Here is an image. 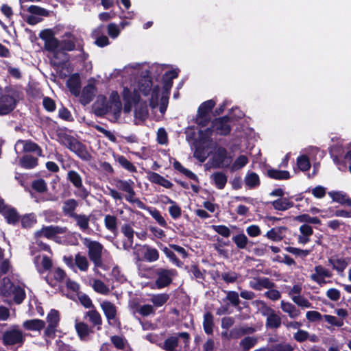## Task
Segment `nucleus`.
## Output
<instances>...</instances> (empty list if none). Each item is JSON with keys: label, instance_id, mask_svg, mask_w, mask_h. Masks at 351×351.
I'll list each match as a JSON object with an SVG mask.
<instances>
[{"label": "nucleus", "instance_id": "nucleus-12", "mask_svg": "<svg viewBox=\"0 0 351 351\" xmlns=\"http://www.w3.org/2000/svg\"><path fill=\"white\" fill-rule=\"evenodd\" d=\"M261 313L267 317L266 327L268 328H277L281 324V318L271 308L263 305L260 309Z\"/></svg>", "mask_w": 351, "mask_h": 351}, {"label": "nucleus", "instance_id": "nucleus-25", "mask_svg": "<svg viewBox=\"0 0 351 351\" xmlns=\"http://www.w3.org/2000/svg\"><path fill=\"white\" fill-rule=\"evenodd\" d=\"M16 102L13 97L3 95L0 97V115L9 114L15 108Z\"/></svg>", "mask_w": 351, "mask_h": 351}, {"label": "nucleus", "instance_id": "nucleus-29", "mask_svg": "<svg viewBox=\"0 0 351 351\" xmlns=\"http://www.w3.org/2000/svg\"><path fill=\"white\" fill-rule=\"evenodd\" d=\"M280 308L291 319H295L301 314L300 311L289 302L282 300L280 302Z\"/></svg>", "mask_w": 351, "mask_h": 351}, {"label": "nucleus", "instance_id": "nucleus-42", "mask_svg": "<svg viewBox=\"0 0 351 351\" xmlns=\"http://www.w3.org/2000/svg\"><path fill=\"white\" fill-rule=\"evenodd\" d=\"M169 295L167 293H158L151 295L150 302L156 308L163 306L169 300Z\"/></svg>", "mask_w": 351, "mask_h": 351}, {"label": "nucleus", "instance_id": "nucleus-39", "mask_svg": "<svg viewBox=\"0 0 351 351\" xmlns=\"http://www.w3.org/2000/svg\"><path fill=\"white\" fill-rule=\"evenodd\" d=\"M143 247L145 250L143 252V258L145 261L152 263L158 260L159 252L156 248L149 245H145Z\"/></svg>", "mask_w": 351, "mask_h": 351}, {"label": "nucleus", "instance_id": "nucleus-14", "mask_svg": "<svg viewBox=\"0 0 351 351\" xmlns=\"http://www.w3.org/2000/svg\"><path fill=\"white\" fill-rule=\"evenodd\" d=\"M96 84L97 81L94 78L88 80V84L83 88L80 95V101L82 105L86 106L93 100L97 90Z\"/></svg>", "mask_w": 351, "mask_h": 351}, {"label": "nucleus", "instance_id": "nucleus-60", "mask_svg": "<svg viewBox=\"0 0 351 351\" xmlns=\"http://www.w3.org/2000/svg\"><path fill=\"white\" fill-rule=\"evenodd\" d=\"M28 12H29L31 14L36 16H49V11L47 10L45 8H43L41 7L37 6V5H30L27 8Z\"/></svg>", "mask_w": 351, "mask_h": 351}, {"label": "nucleus", "instance_id": "nucleus-21", "mask_svg": "<svg viewBox=\"0 0 351 351\" xmlns=\"http://www.w3.org/2000/svg\"><path fill=\"white\" fill-rule=\"evenodd\" d=\"M115 185L118 189L126 193L125 198L127 201L132 200L133 195H136L134 190V182L132 180H118L116 181Z\"/></svg>", "mask_w": 351, "mask_h": 351}, {"label": "nucleus", "instance_id": "nucleus-9", "mask_svg": "<svg viewBox=\"0 0 351 351\" xmlns=\"http://www.w3.org/2000/svg\"><path fill=\"white\" fill-rule=\"evenodd\" d=\"M5 294H13L16 303L21 304L25 298V293L21 285H15L8 278L3 279V285L1 288Z\"/></svg>", "mask_w": 351, "mask_h": 351}, {"label": "nucleus", "instance_id": "nucleus-13", "mask_svg": "<svg viewBox=\"0 0 351 351\" xmlns=\"http://www.w3.org/2000/svg\"><path fill=\"white\" fill-rule=\"evenodd\" d=\"M59 141L61 144L64 145L71 151L75 152L79 156L82 157L84 147L83 145L75 138L67 134H62L59 136Z\"/></svg>", "mask_w": 351, "mask_h": 351}, {"label": "nucleus", "instance_id": "nucleus-36", "mask_svg": "<svg viewBox=\"0 0 351 351\" xmlns=\"http://www.w3.org/2000/svg\"><path fill=\"white\" fill-rule=\"evenodd\" d=\"M104 29V26H99L93 32V36L95 38V43L100 47H104L109 45V40L106 36H100L102 33Z\"/></svg>", "mask_w": 351, "mask_h": 351}, {"label": "nucleus", "instance_id": "nucleus-41", "mask_svg": "<svg viewBox=\"0 0 351 351\" xmlns=\"http://www.w3.org/2000/svg\"><path fill=\"white\" fill-rule=\"evenodd\" d=\"M8 223H15L19 221V216L15 208L9 206L1 213Z\"/></svg>", "mask_w": 351, "mask_h": 351}, {"label": "nucleus", "instance_id": "nucleus-32", "mask_svg": "<svg viewBox=\"0 0 351 351\" xmlns=\"http://www.w3.org/2000/svg\"><path fill=\"white\" fill-rule=\"evenodd\" d=\"M147 178L151 182L161 185L166 189H170L172 186V183L170 181L157 173L149 172L147 173Z\"/></svg>", "mask_w": 351, "mask_h": 351}, {"label": "nucleus", "instance_id": "nucleus-37", "mask_svg": "<svg viewBox=\"0 0 351 351\" xmlns=\"http://www.w3.org/2000/svg\"><path fill=\"white\" fill-rule=\"evenodd\" d=\"M213 183L218 189H223L227 183V176L222 172H216L210 176Z\"/></svg>", "mask_w": 351, "mask_h": 351}, {"label": "nucleus", "instance_id": "nucleus-4", "mask_svg": "<svg viewBox=\"0 0 351 351\" xmlns=\"http://www.w3.org/2000/svg\"><path fill=\"white\" fill-rule=\"evenodd\" d=\"M123 80V98L125 101V106L123 108V111L125 113H129L132 110V104L137 102L139 99V93H141L137 85H136L135 82H132L133 81H130V87L128 86L127 82L125 78H122Z\"/></svg>", "mask_w": 351, "mask_h": 351}, {"label": "nucleus", "instance_id": "nucleus-16", "mask_svg": "<svg viewBox=\"0 0 351 351\" xmlns=\"http://www.w3.org/2000/svg\"><path fill=\"white\" fill-rule=\"evenodd\" d=\"M101 307L104 313L108 324L112 326L119 325V319L117 317V307L110 302L104 301L101 303Z\"/></svg>", "mask_w": 351, "mask_h": 351}, {"label": "nucleus", "instance_id": "nucleus-53", "mask_svg": "<svg viewBox=\"0 0 351 351\" xmlns=\"http://www.w3.org/2000/svg\"><path fill=\"white\" fill-rule=\"evenodd\" d=\"M296 164L298 169L302 171H308L311 167L308 158L304 154L298 157Z\"/></svg>", "mask_w": 351, "mask_h": 351}, {"label": "nucleus", "instance_id": "nucleus-10", "mask_svg": "<svg viewBox=\"0 0 351 351\" xmlns=\"http://www.w3.org/2000/svg\"><path fill=\"white\" fill-rule=\"evenodd\" d=\"M332 276V271L319 265H316L310 275V279L316 282L318 285L322 287L331 281L327 279L330 278Z\"/></svg>", "mask_w": 351, "mask_h": 351}, {"label": "nucleus", "instance_id": "nucleus-45", "mask_svg": "<svg viewBox=\"0 0 351 351\" xmlns=\"http://www.w3.org/2000/svg\"><path fill=\"white\" fill-rule=\"evenodd\" d=\"M19 163L25 169H32L38 165V159L34 156L26 155L21 158Z\"/></svg>", "mask_w": 351, "mask_h": 351}, {"label": "nucleus", "instance_id": "nucleus-58", "mask_svg": "<svg viewBox=\"0 0 351 351\" xmlns=\"http://www.w3.org/2000/svg\"><path fill=\"white\" fill-rule=\"evenodd\" d=\"M77 332L81 339H86L89 335L90 329L88 326L84 323H77L75 324Z\"/></svg>", "mask_w": 351, "mask_h": 351}, {"label": "nucleus", "instance_id": "nucleus-31", "mask_svg": "<svg viewBox=\"0 0 351 351\" xmlns=\"http://www.w3.org/2000/svg\"><path fill=\"white\" fill-rule=\"evenodd\" d=\"M78 206V202L74 199H69L63 202L62 212L65 216L73 218L77 213H75Z\"/></svg>", "mask_w": 351, "mask_h": 351}, {"label": "nucleus", "instance_id": "nucleus-43", "mask_svg": "<svg viewBox=\"0 0 351 351\" xmlns=\"http://www.w3.org/2000/svg\"><path fill=\"white\" fill-rule=\"evenodd\" d=\"M117 218L111 215H106L104 217L105 227L112 233L117 231Z\"/></svg>", "mask_w": 351, "mask_h": 351}, {"label": "nucleus", "instance_id": "nucleus-22", "mask_svg": "<svg viewBox=\"0 0 351 351\" xmlns=\"http://www.w3.org/2000/svg\"><path fill=\"white\" fill-rule=\"evenodd\" d=\"M64 228H60L58 226H46L43 227L41 230L35 232V237L42 238L45 237L51 239L58 234H62L65 232Z\"/></svg>", "mask_w": 351, "mask_h": 351}, {"label": "nucleus", "instance_id": "nucleus-64", "mask_svg": "<svg viewBox=\"0 0 351 351\" xmlns=\"http://www.w3.org/2000/svg\"><path fill=\"white\" fill-rule=\"evenodd\" d=\"M215 104L213 100H208L200 105L197 112H199V113L210 115V112L215 106Z\"/></svg>", "mask_w": 351, "mask_h": 351}, {"label": "nucleus", "instance_id": "nucleus-20", "mask_svg": "<svg viewBox=\"0 0 351 351\" xmlns=\"http://www.w3.org/2000/svg\"><path fill=\"white\" fill-rule=\"evenodd\" d=\"M59 313L56 310H51L47 317L48 326L45 331V335L47 337H52L56 330L59 322Z\"/></svg>", "mask_w": 351, "mask_h": 351}, {"label": "nucleus", "instance_id": "nucleus-63", "mask_svg": "<svg viewBox=\"0 0 351 351\" xmlns=\"http://www.w3.org/2000/svg\"><path fill=\"white\" fill-rule=\"evenodd\" d=\"M258 341L257 338L254 337H247L242 339L240 342V346L245 350H248L254 347Z\"/></svg>", "mask_w": 351, "mask_h": 351}, {"label": "nucleus", "instance_id": "nucleus-19", "mask_svg": "<svg viewBox=\"0 0 351 351\" xmlns=\"http://www.w3.org/2000/svg\"><path fill=\"white\" fill-rule=\"evenodd\" d=\"M15 152L17 154L23 152H36L38 154H41V149L34 143L29 141L19 140L14 146Z\"/></svg>", "mask_w": 351, "mask_h": 351}, {"label": "nucleus", "instance_id": "nucleus-61", "mask_svg": "<svg viewBox=\"0 0 351 351\" xmlns=\"http://www.w3.org/2000/svg\"><path fill=\"white\" fill-rule=\"evenodd\" d=\"M292 301L298 306L302 308H312V304L308 299L302 296V295L293 297Z\"/></svg>", "mask_w": 351, "mask_h": 351}, {"label": "nucleus", "instance_id": "nucleus-34", "mask_svg": "<svg viewBox=\"0 0 351 351\" xmlns=\"http://www.w3.org/2000/svg\"><path fill=\"white\" fill-rule=\"evenodd\" d=\"M329 264L332 266V269L336 270L338 273H341L348 266V262L345 258L332 256L328 259Z\"/></svg>", "mask_w": 351, "mask_h": 351}, {"label": "nucleus", "instance_id": "nucleus-6", "mask_svg": "<svg viewBox=\"0 0 351 351\" xmlns=\"http://www.w3.org/2000/svg\"><path fill=\"white\" fill-rule=\"evenodd\" d=\"M161 347L165 351H188L189 335L182 332L179 337H171L164 341Z\"/></svg>", "mask_w": 351, "mask_h": 351}, {"label": "nucleus", "instance_id": "nucleus-38", "mask_svg": "<svg viewBox=\"0 0 351 351\" xmlns=\"http://www.w3.org/2000/svg\"><path fill=\"white\" fill-rule=\"evenodd\" d=\"M74 219L76 225L82 232H86L89 228L90 217L86 215H75Z\"/></svg>", "mask_w": 351, "mask_h": 351}, {"label": "nucleus", "instance_id": "nucleus-24", "mask_svg": "<svg viewBox=\"0 0 351 351\" xmlns=\"http://www.w3.org/2000/svg\"><path fill=\"white\" fill-rule=\"evenodd\" d=\"M149 112L146 104L138 102L134 109V123L143 124L148 118Z\"/></svg>", "mask_w": 351, "mask_h": 351}, {"label": "nucleus", "instance_id": "nucleus-59", "mask_svg": "<svg viewBox=\"0 0 351 351\" xmlns=\"http://www.w3.org/2000/svg\"><path fill=\"white\" fill-rule=\"evenodd\" d=\"M232 241L239 249H245L248 243V239L243 233L233 237Z\"/></svg>", "mask_w": 351, "mask_h": 351}, {"label": "nucleus", "instance_id": "nucleus-51", "mask_svg": "<svg viewBox=\"0 0 351 351\" xmlns=\"http://www.w3.org/2000/svg\"><path fill=\"white\" fill-rule=\"evenodd\" d=\"M284 228H272L266 233V237L274 241H280L283 239L282 230Z\"/></svg>", "mask_w": 351, "mask_h": 351}, {"label": "nucleus", "instance_id": "nucleus-52", "mask_svg": "<svg viewBox=\"0 0 351 351\" xmlns=\"http://www.w3.org/2000/svg\"><path fill=\"white\" fill-rule=\"evenodd\" d=\"M248 161L247 156L241 155L234 160L233 164L230 166V170L232 171H238L245 167L247 164Z\"/></svg>", "mask_w": 351, "mask_h": 351}, {"label": "nucleus", "instance_id": "nucleus-2", "mask_svg": "<svg viewBox=\"0 0 351 351\" xmlns=\"http://www.w3.org/2000/svg\"><path fill=\"white\" fill-rule=\"evenodd\" d=\"M95 109L99 114L112 112L115 118L120 115L121 102L117 91H112L108 99L104 95H99L95 103Z\"/></svg>", "mask_w": 351, "mask_h": 351}, {"label": "nucleus", "instance_id": "nucleus-7", "mask_svg": "<svg viewBox=\"0 0 351 351\" xmlns=\"http://www.w3.org/2000/svg\"><path fill=\"white\" fill-rule=\"evenodd\" d=\"M230 131L229 124V118L224 117L223 118L217 119L213 123L212 129H207L205 131L200 130L199 135L202 139L206 138L211 134L213 132L221 135H226Z\"/></svg>", "mask_w": 351, "mask_h": 351}, {"label": "nucleus", "instance_id": "nucleus-11", "mask_svg": "<svg viewBox=\"0 0 351 351\" xmlns=\"http://www.w3.org/2000/svg\"><path fill=\"white\" fill-rule=\"evenodd\" d=\"M156 280L155 284L158 289H162L169 285L173 280V278L177 276L176 269H158L156 271Z\"/></svg>", "mask_w": 351, "mask_h": 351}, {"label": "nucleus", "instance_id": "nucleus-27", "mask_svg": "<svg viewBox=\"0 0 351 351\" xmlns=\"http://www.w3.org/2000/svg\"><path fill=\"white\" fill-rule=\"evenodd\" d=\"M66 273L60 268H56L49 273L47 281L52 287H54L57 283L66 281Z\"/></svg>", "mask_w": 351, "mask_h": 351}, {"label": "nucleus", "instance_id": "nucleus-40", "mask_svg": "<svg viewBox=\"0 0 351 351\" xmlns=\"http://www.w3.org/2000/svg\"><path fill=\"white\" fill-rule=\"evenodd\" d=\"M328 195L332 199L334 202H337L341 204H347L351 206V199L347 197L346 193L341 191H330Z\"/></svg>", "mask_w": 351, "mask_h": 351}, {"label": "nucleus", "instance_id": "nucleus-8", "mask_svg": "<svg viewBox=\"0 0 351 351\" xmlns=\"http://www.w3.org/2000/svg\"><path fill=\"white\" fill-rule=\"evenodd\" d=\"M61 49L66 51H73L77 47L80 49V58L81 60L85 61L88 58V54L82 50V40L76 38L71 32H66L62 37Z\"/></svg>", "mask_w": 351, "mask_h": 351}, {"label": "nucleus", "instance_id": "nucleus-46", "mask_svg": "<svg viewBox=\"0 0 351 351\" xmlns=\"http://www.w3.org/2000/svg\"><path fill=\"white\" fill-rule=\"evenodd\" d=\"M114 158L119 165L130 172H136V168L123 156H114Z\"/></svg>", "mask_w": 351, "mask_h": 351}, {"label": "nucleus", "instance_id": "nucleus-17", "mask_svg": "<svg viewBox=\"0 0 351 351\" xmlns=\"http://www.w3.org/2000/svg\"><path fill=\"white\" fill-rule=\"evenodd\" d=\"M212 163L215 167H228L230 166L231 159L227 156V151L220 147L214 154Z\"/></svg>", "mask_w": 351, "mask_h": 351}, {"label": "nucleus", "instance_id": "nucleus-35", "mask_svg": "<svg viewBox=\"0 0 351 351\" xmlns=\"http://www.w3.org/2000/svg\"><path fill=\"white\" fill-rule=\"evenodd\" d=\"M45 326V322L38 319L26 320L23 323L24 328L32 331H40Z\"/></svg>", "mask_w": 351, "mask_h": 351}, {"label": "nucleus", "instance_id": "nucleus-3", "mask_svg": "<svg viewBox=\"0 0 351 351\" xmlns=\"http://www.w3.org/2000/svg\"><path fill=\"white\" fill-rule=\"evenodd\" d=\"M83 245L88 250V256L89 259L94 265V269L97 270L99 268L104 269V265L102 261V256L106 253L104 246L97 241H93L89 238L81 239Z\"/></svg>", "mask_w": 351, "mask_h": 351}, {"label": "nucleus", "instance_id": "nucleus-18", "mask_svg": "<svg viewBox=\"0 0 351 351\" xmlns=\"http://www.w3.org/2000/svg\"><path fill=\"white\" fill-rule=\"evenodd\" d=\"M40 38L45 40V48L54 53L55 56L58 54L61 48L60 43L57 38L50 34L49 32H43L40 34Z\"/></svg>", "mask_w": 351, "mask_h": 351}, {"label": "nucleus", "instance_id": "nucleus-47", "mask_svg": "<svg viewBox=\"0 0 351 351\" xmlns=\"http://www.w3.org/2000/svg\"><path fill=\"white\" fill-rule=\"evenodd\" d=\"M267 175L269 177L276 180H287L290 177L289 172L287 171L273 169L267 171Z\"/></svg>", "mask_w": 351, "mask_h": 351}, {"label": "nucleus", "instance_id": "nucleus-57", "mask_svg": "<svg viewBox=\"0 0 351 351\" xmlns=\"http://www.w3.org/2000/svg\"><path fill=\"white\" fill-rule=\"evenodd\" d=\"M67 178L75 187L82 186V179L77 172L75 171H69L67 173Z\"/></svg>", "mask_w": 351, "mask_h": 351}, {"label": "nucleus", "instance_id": "nucleus-62", "mask_svg": "<svg viewBox=\"0 0 351 351\" xmlns=\"http://www.w3.org/2000/svg\"><path fill=\"white\" fill-rule=\"evenodd\" d=\"M285 250L288 252L301 258L306 257L312 252V250H301L293 247H287Z\"/></svg>", "mask_w": 351, "mask_h": 351}, {"label": "nucleus", "instance_id": "nucleus-5", "mask_svg": "<svg viewBox=\"0 0 351 351\" xmlns=\"http://www.w3.org/2000/svg\"><path fill=\"white\" fill-rule=\"evenodd\" d=\"M25 340V335L16 325L12 326L2 335V342L5 346H21Z\"/></svg>", "mask_w": 351, "mask_h": 351}, {"label": "nucleus", "instance_id": "nucleus-28", "mask_svg": "<svg viewBox=\"0 0 351 351\" xmlns=\"http://www.w3.org/2000/svg\"><path fill=\"white\" fill-rule=\"evenodd\" d=\"M80 77L78 73H74L71 75L66 82V86L70 92L75 96H79L80 94Z\"/></svg>", "mask_w": 351, "mask_h": 351}, {"label": "nucleus", "instance_id": "nucleus-44", "mask_svg": "<svg viewBox=\"0 0 351 351\" xmlns=\"http://www.w3.org/2000/svg\"><path fill=\"white\" fill-rule=\"evenodd\" d=\"M213 315L207 312L204 315L203 326L205 332L208 335H210L213 332Z\"/></svg>", "mask_w": 351, "mask_h": 351}, {"label": "nucleus", "instance_id": "nucleus-23", "mask_svg": "<svg viewBox=\"0 0 351 351\" xmlns=\"http://www.w3.org/2000/svg\"><path fill=\"white\" fill-rule=\"evenodd\" d=\"M249 286L257 291H261L264 289L274 288L275 285L268 278L259 277L253 278L249 282Z\"/></svg>", "mask_w": 351, "mask_h": 351}, {"label": "nucleus", "instance_id": "nucleus-33", "mask_svg": "<svg viewBox=\"0 0 351 351\" xmlns=\"http://www.w3.org/2000/svg\"><path fill=\"white\" fill-rule=\"evenodd\" d=\"M273 207L280 211L287 210L293 206V202L290 198L281 197L271 202Z\"/></svg>", "mask_w": 351, "mask_h": 351}, {"label": "nucleus", "instance_id": "nucleus-54", "mask_svg": "<svg viewBox=\"0 0 351 351\" xmlns=\"http://www.w3.org/2000/svg\"><path fill=\"white\" fill-rule=\"evenodd\" d=\"M295 221L300 223H308L312 224H320L321 221L317 217H311L307 214H303L296 216L295 218Z\"/></svg>", "mask_w": 351, "mask_h": 351}, {"label": "nucleus", "instance_id": "nucleus-48", "mask_svg": "<svg viewBox=\"0 0 351 351\" xmlns=\"http://www.w3.org/2000/svg\"><path fill=\"white\" fill-rule=\"evenodd\" d=\"M147 211L160 226L163 228L167 227V221L159 210L154 208H148Z\"/></svg>", "mask_w": 351, "mask_h": 351}, {"label": "nucleus", "instance_id": "nucleus-56", "mask_svg": "<svg viewBox=\"0 0 351 351\" xmlns=\"http://www.w3.org/2000/svg\"><path fill=\"white\" fill-rule=\"evenodd\" d=\"M138 313L143 316H148L155 313L154 307L150 304H145L139 306L133 310V313Z\"/></svg>", "mask_w": 351, "mask_h": 351}, {"label": "nucleus", "instance_id": "nucleus-49", "mask_svg": "<svg viewBox=\"0 0 351 351\" xmlns=\"http://www.w3.org/2000/svg\"><path fill=\"white\" fill-rule=\"evenodd\" d=\"M245 183L250 188H254L259 185L258 176L254 172H248L245 178Z\"/></svg>", "mask_w": 351, "mask_h": 351}, {"label": "nucleus", "instance_id": "nucleus-15", "mask_svg": "<svg viewBox=\"0 0 351 351\" xmlns=\"http://www.w3.org/2000/svg\"><path fill=\"white\" fill-rule=\"evenodd\" d=\"M64 261L66 264L69 267H76L80 271L82 272H86L90 267V263L88 258L80 252L75 255L74 264H73L71 258L64 257Z\"/></svg>", "mask_w": 351, "mask_h": 351}, {"label": "nucleus", "instance_id": "nucleus-26", "mask_svg": "<svg viewBox=\"0 0 351 351\" xmlns=\"http://www.w3.org/2000/svg\"><path fill=\"white\" fill-rule=\"evenodd\" d=\"M121 232L125 238L123 242V247L124 250H128L133 245L134 231L131 226L125 224L121 227Z\"/></svg>", "mask_w": 351, "mask_h": 351}, {"label": "nucleus", "instance_id": "nucleus-30", "mask_svg": "<svg viewBox=\"0 0 351 351\" xmlns=\"http://www.w3.org/2000/svg\"><path fill=\"white\" fill-rule=\"evenodd\" d=\"M34 264L40 273L51 267V261L46 256H37L34 258Z\"/></svg>", "mask_w": 351, "mask_h": 351}, {"label": "nucleus", "instance_id": "nucleus-1", "mask_svg": "<svg viewBox=\"0 0 351 351\" xmlns=\"http://www.w3.org/2000/svg\"><path fill=\"white\" fill-rule=\"evenodd\" d=\"M165 64H153L149 66L147 64H130L124 67L123 69H114L110 74V77L114 78L121 77L126 80L131 82L135 80L138 76H141V79L138 81L137 86L141 93L147 96L151 92V97L149 99V105L152 108L159 106L160 111L164 113L167 109L169 94L173 84V79L178 77L180 70L174 69L165 73L162 77L163 90L161 96H160L159 87L155 86L152 88V82L151 77H158L167 67Z\"/></svg>", "mask_w": 351, "mask_h": 351}, {"label": "nucleus", "instance_id": "nucleus-50", "mask_svg": "<svg viewBox=\"0 0 351 351\" xmlns=\"http://www.w3.org/2000/svg\"><path fill=\"white\" fill-rule=\"evenodd\" d=\"M93 289L97 293L106 295L109 293V288L101 280L98 279L93 280L91 284Z\"/></svg>", "mask_w": 351, "mask_h": 351}, {"label": "nucleus", "instance_id": "nucleus-55", "mask_svg": "<svg viewBox=\"0 0 351 351\" xmlns=\"http://www.w3.org/2000/svg\"><path fill=\"white\" fill-rule=\"evenodd\" d=\"M110 340L114 346L119 350H125L128 348V342L122 337L117 335L112 336Z\"/></svg>", "mask_w": 351, "mask_h": 351}]
</instances>
